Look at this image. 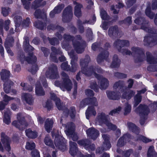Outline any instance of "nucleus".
Segmentation results:
<instances>
[{
    "instance_id": "37998d69",
    "label": "nucleus",
    "mask_w": 157,
    "mask_h": 157,
    "mask_svg": "<svg viewBox=\"0 0 157 157\" xmlns=\"http://www.w3.org/2000/svg\"><path fill=\"white\" fill-rule=\"evenodd\" d=\"M44 142L45 144L51 147L54 149L55 146L54 145L52 140L48 136H46L44 140Z\"/></svg>"
},
{
    "instance_id": "680f3d73",
    "label": "nucleus",
    "mask_w": 157,
    "mask_h": 157,
    "mask_svg": "<svg viewBox=\"0 0 157 157\" xmlns=\"http://www.w3.org/2000/svg\"><path fill=\"white\" fill-rule=\"evenodd\" d=\"M75 110L74 107H71L70 110H69L68 114L70 115V117L72 118H74L75 115Z\"/></svg>"
},
{
    "instance_id": "f704fd0d",
    "label": "nucleus",
    "mask_w": 157,
    "mask_h": 157,
    "mask_svg": "<svg viewBox=\"0 0 157 157\" xmlns=\"http://www.w3.org/2000/svg\"><path fill=\"white\" fill-rule=\"evenodd\" d=\"M43 0H35L32 3V7L34 9L36 8L46 4V2Z\"/></svg>"
},
{
    "instance_id": "79ce46f5",
    "label": "nucleus",
    "mask_w": 157,
    "mask_h": 157,
    "mask_svg": "<svg viewBox=\"0 0 157 157\" xmlns=\"http://www.w3.org/2000/svg\"><path fill=\"white\" fill-rule=\"evenodd\" d=\"M134 94L135 92L132 90H130L128 93L123 91L122 94V98L127 100H129L130 99Z\"/></svg>"
},
{
    "instance_id": "393cba45",
    "label": "nucleus",
    "mask_w": 157,
    "mask_h": 157,
    "mask_svg": "<svg viewBox=\"0 0 157 157\" xmlns=\"http://www.w3.org/2000/svg\"><path fill=\"white\" fill-rule=\"evenodd\" d=\"M76 146L77 144L75 143L70 141L69 153L72 156H75L76 154L78 151Z\"/></svg>"
},
{
    "instance_id": "4468645a",
    "label": "nucleus",
    "mask_w": 157,
    "mask_h": 157,
    "mask_svg": "<svg viewBox=\"0 0 157 157\" xmlns=\"http://www.w3.org/2000/svg\"><path fill=\"white\" fill-rule=\"evenodd\" d=\"M17 59L21 63H23L25 61H26L28 63L32 64L34 63L36 61V58L35 56L31 55L29 57L26 59L23 53L19 55L17 57Z\"/></svg>"
},
{
    "instance_id": "5fc2aeb1",
    "label": "nucleus",
    "mask_w": 157,
    "mask_h": 157,
    "mask_svg": "<svg viewBox=\"0 0 157 157\" xmlns=\"http://www.w3.org/2000/svg\"><path fill=\"white\" fill-rule=\"evenodd\" d=\"M10 9L8 7H4L2 8V13L3 16H7L10 12Z\"/></svg>"
},
{
    "instance_id": "a18cd8bd",
    "label": "nucleus",
    "mask_w": 157,
    "mask_h": 157,
    "mask_svg": "<svg viewBox=\"0 0 157 157\" xmlns=\"http://www.w3.org/2000/svg\"><path fill=\"white\" fill-rule=\"evenodd\" d=\"M35 17L36 18H40L42 17V15L44 18H46V14L45 12H42L40 9L36 10L34 14Z\"/></svg>"
},
{
    "instance_id": "58836bf2",
    "label": "nucleus",
    "mask_w": 157,
    "mask_h": 157,
    "mask_svg": "<svg viewBox=\"0 0 157 157\" xmlns=\"http://www.w3.org/2000/svg\"><path fill=\"white\" fill-rule=\"evenodd\" d=\"M82 7V5L80 4H77L75 7L74 14L77 17H79L81 15V9Z\"/></svg>"
},
{
    "instance_id": "bf43d9fd",
    "label": "nucleus",
    "mask_w": 157,
    "mask_h": 157,
    "mask_svg": "<svg viewBox=\"0 0 157 157\" xmlns=\"http://www.w3.org/2000/svg\"><path fill=\"white\" fill-rule=\"evenodd\" d=\"M121 109V107L119 106L117 109H115L111 111L109 113V115L112 116L114 115L115 114L119 113Z\"/></svg>"
},
{
    "instance_id": "052dcab7",
    "label": "nucleus",
    "mask_w": 157,
    "mask_h": 157,
    "mask_svg": "<svg viewBox=\"0 0 157 157\" xmlns=\"http://www.w3.org/2000/svg\"><path fill=\"white\" fill-rule=\"evenodd\" d=\"M61 69L63 70L68 71L70 70V66L68 65L67 62L63 63L61 65Z\"/></svg>"
},
{
    "instance_id": "0e129e2a",
    "label": "nucleus",
    "mask_w": 157,
    "mask_h": 157,
    "mask_svg": "<svg viewBox=\"0 0 157 157\" xmlns=\"http://www.w3.org/2000/svg\"><path fill=\"white\" fill-rule=\"evenodd\" d=\"M34 26L36 28L40 29L41 30L43 29L44 27V25L41 22H35L34 23Z\"/></svg>"
},
{
    "instance_id": "09e8293b",
    "label": "nucleus",
    "mask_w": 157,
    "mask_h": 157,
    "mask_svg": "<svg viewBox=\"0 0 157 157\" xmlns=\"http://www.w3.org/2000/svg\"><path fill=\"white\" fill-rule=\"evenodd\" d=\"M154 147L153 146H151L148 150L147 155L148 157H155L156 154L154 151Z\"/></svg>"
},
{
    "instance_id": "8fccbe9b",
    "label": "nucleus",
    "mask_w": 157,
    "mask_h": 157,
    "mask_svg": "<svg viewBox=\"0 0 157 157\" xmlns=\"http://www.w3.org/2000/svg\"><path fill=\"white\" fill-rule=\"evenodd\" d=\"M131 106L128 103H126L124 108V114L127 115L129 114L131 111Z\"/></svg>"
},
{
    "instance_id": "2eb2a0df",
    "label": "nucleus",
    "mask_w": 157,
    "mask_h": 157,
    "mask_svg": "<svg viewBox=\"0 0 157 157\" xmlns=\"http://www.w3.org/2000/svg\"><path fill=\"white\" fill-rule=\"evenodd\" d=\"M72 16V8L68 6L64 10L63 15V20L64 22L69 21Z\"/></svg>"
},
{
    "instance_id": "1a4fd4ad",
    "label": "nucleus",
    "mask_w": 157,
    "mask_h": 157,
    "mask_svg": "<svg viewBox=\"0 0 157 157\" xmlns=\"http://www.w3.org/2000/svg\"><path fill=\"white\" fill-rule=\"evenodd\" d=\"M54 143L56 146L64 151L66 148L65 139L61 136L59 135H55Z\"/></svg>"
},
{
    "instance_id": "69168bd1",
    "label": "nucleus",
    "mask_w": 157,
    "mask_h": 157,
    "mask_svg": "<svg viewBox=\"0 0 157 157\" xmlns=\"http://www.w3.org/2000/svg\"><path fill=\"white\" fill-rule=\"evenodd\" d=\"M38 70V67L36 65L34 64L32 67L29 70L32 74H35Z\"/></svg>"
},
{
    "instance_id": "a211bd4d",
    "label": "nucleus",
    "mask_w": 157,
    "mask_h": 157,
    "mask_svg": "<svg viewBox=\"0 0 157 157\" xmlns=\"http://www.w3.org/2000/svg\"><path fill=\"white\" fill-rule=\"evenodd\" d=\"M79 144L85 147V148L89 150H93L94 149V144H92L90 145V142L88 140H82L78 142Z\"/></svg>"
},
{
    "instance_id": "9b49d317",
    "label": "nucleus",
    "mask_w": 157,
    "mask_h": 157,
    "mask_svg": "<svg viewBox=\"0 0 157 157\" xmlns=\"http://www.w3.org/2000/svg\"><path fill=\"white\" fill-rule=\"evenodd\" d=\"M1 141L3 145L2 146L0 142V150L3 151V148H4L6 151H9L10 150V140L9 138L5 135V134L2 132L1 134Z\"/></svg>"
},
{
    "instance_id": "6e6552de",
    "label": "nucleus",
    "mask_w": 157,
    "mask_h": 157,
    "mask_svg": "<svg viewBox=\"0 0 157 157\" xmlns=\"http://www.w3.org/2000/svg\"><path fill=\"white\" fill-rule=\"evenodd\" d=\"M75 126L74 124L70 123L66 127L65 132L67 136L74 141H76L78 139L77 134L75 132Z\"/></svg>"
},
{
    "instance_id": "39448f33",
    "label": "nucleus",
    "mask_w": 157,
    "mask_h": 157,
    "mask_svg": "<svg viewBox=\"0 0 157 157\" xmlns=\"http://www.w3.org/2000/svg\"><path fill=\"white\" fill-rule=\"evenodd\" d=\"M109 116L106 115L104 113H98L96 119L97 123L100 125L105 124L109 130H115L116 129L115 125L110 123L108 121Z\"/></svg>"
},
{
    "instance_id": "412c9836",
    "label": "nucleus",
    "mask_w": 157,
    "mask_h": 157,
    "mask_svg": "<svg viewBox=\"0 0 157 157\" xmlns=\"http://www.w3.org/2000/svg\"><path fill=\"white\" fill-rule=\"evenodd\" d=\"M149 109L146 105H140L139 107L136 110V112L138 113L140 112V116H143V114L144 115H147L149 113Z\"/></svg>"
},
{
    "instance_id": "774afa93",
    "label": "nucleus",
    "mask_w": 157,
    "mask_h": 157,
    "mask_svg": "<svg viewBox=\"0 0 157 157\" xmlns=\"http://www.w3.org/2000/svg\"><path fill=\"white\" fill-rule=\"evenodd\" d=\"M48 40L52 45H55L59 44V41L56 38H54L50 39V38H48Z\"/></svg>"
},
{
    "instance_id": "aec40b11",
    "label": "nucleus",
    "mask_w": 157,
    "mask_h": 157,
    "mask_svg": "<svg viewBox=\"0 0 157 157\" xmlns=\"http://www.w3.org/2000/svg\"><path fill=\"white\" fill-rule=\"evenodd\" d=\"M89 104L95 106H97L98 105L97 99L95 97L86 99L81 102V105L83 104L84 106Z\"/></svg>"
},
{
    "instance_id": "c03bdc74",
    "label": "nucleus",
    "mask_w": 157,
    "mask_h": 157,
    "mask_svg": "<svg viewBox=\"0 0 157 157\" xmlns=\"http://www.w3.org/2000/svg\"><path fill=\"white\" fill-rule=\"evenodd\" d=\"M147 60V62L150 64H154L155 63H157L154 59L153 57L151 54L149 52L146 53Z\"/></svg>"
},
{
    "instance_id": "4d7b16f0",
    "label": "nucleus",
    "mask_w": 157,
    "mask_h": 157,
    "mask_svg": "<svg viewBox=\"0 0 157 157\" xmlns=\"http://www.w3.org/2000/svg\"><path fill=\"white\" fill-rule=\"evenodd\" d=\"M127 125L129 129L133 132H134L135 130L138 129L137 127L132 123L128 122L127 123Z\"/></svg>"
},
{
    "instance_id": "b1692460",
    "label": "nucleus",
    "mask_w": 157,
    "mask_h": 157,
    "mask_svg": "<svg viewBox=\"0 0 157 157\" xmlns=\"http://www.w3.org/2000/svg\"><path fill=\"white\" fill-rule=\"evenodd\" d=\"M51 98L55 102L56 106L59 110L63 109V104L60 102V100L57 98L56 96L53 93H51Z\"/></svg>"
},
{
    "instance_id": "ea45409f",
    "label": "nucleus",
    "mask_w": 157,
    "mask_h": 157,
    "mask_svg": "<svg viewBox=\"0 0 157 157\" xmlns=\"http://www.w3.org/2000/svg\"><path fill=\"white\" fill-rule=\"evenodd\" d=\"M51 49L52 53L50 55L51 57L54 62H57V60L56 59V57L54 56H53V54L55 55L57 54H61L62 52L59 49H56V48L54 47H52Z\"/></svg>"
},
{
    "instance_id": "de8ad7c7",
    "label": "nucleus",
    "mask_w": 157,
    "mask_h": 157,
    "mask_svg": "<svg viewBox=\"0 0 157 157\" xmlns=\"http://www.w3.org/2000/svg\"><path fill=\"white\" fill-rule=\"evenodd\" d=\"M35 147V143L32 142H27L26 145L25 146V148L26 149L32 150H34Z\"/></svg>"
},
{
    "instance_id": "ddd939ff",
    "label": "nucleus",
    "mask_w": 157,
    "mask_h": 157,
    "mask_svg": "<svg viewBox=\"0 0 157 157\" xmlns=\"http://www.w3.org/2000/svg\"><path fill=\"white\" fill-rule=\"evenodd\" d=\"M102 138L104 140L103 144V149L102 148H99L96 150V153H101L103 150H109L111 147V144L109 141V137L108 136L105 134L103 135Z\"/></svg>"
},
{
    "instance_id": "4c0bfd02",
    "label": "nucleus",
    "mask_w": 157,
    "mask_h": 157,
    "mask_svg": "<svg viewBox=\"0 0 157 157\" xmlns=\"http://www.w3.org/2000/svg\"><path fill=\"white\" fill-rule=\"evenodd\" d=\"M120 61L116 55H114L113 57V60L110 66L112 67H118L120 64Z\"/></svg>"
},
{
    "instance_id": "5701e85b",
    "label": "nucleus",
    "mask_w": 157,
    "mask_h": 157,
    "mask_svg": "<svg viewBox=\"0 0 157 157\" xmlns=\"http://www.w3.org/2000/svg\"><path fill=\"white\" fill-rule=\"evenodd\" d=\"M119 33L118 29L117 26L111 27L109 29L108 35L111 37H118Z\"/></svg>"
},
{
    "instance_id": "c85d7f7f",
    "label": "nucleus",
    "mask_w": 157,
    "mask_h": 157,
    "mask_svg": "<svg viewBox=\"0 0 157 157\" xmlns=\"http://www.w3.org/2000/svg\"><path fill=\"white\" fill-rule=\"evenodd\" d=\"M14 20L15 24V31L18 32L20 30L19 29H17V28L19 27L21 25L22 21V18L20 16L16 15L14 16Z\"/></svg>"
},
{
    "instance_id": "0eeeda50",
    "label": "nucleus",
    "mask_w": 157,
    "mask_h": 157,
    "mask_svg": "<svg viewBox=\"0 0 157 157\" xmlns=\"http://www.w3.org/2000/svg\"><path fill=\"white\" fill-rule=\"evenodd\" d=\"M17 120H14L12 122L13 125L20 130H23L28 125V124L25 121L24 117L21 113H18L17 115Z\"/></svg>"
},
{
    "instance_id": "cd10ccee",
    "label": "nucleus",
    "mask_w": 157,
    "mask_h": 157,
    "mask_svg": "<svg viewBox=\"0 0 157 157\" xmlns=\"http://www.w3.org/2000/svg\"><path fill=\"white\" fill-rule=\"evenodd\" d=\"M11 114V112L9 109H7L5 112L3 121L6 124H9L10 123Z\"/></svg>"
},
{
    "instance_id": "20e7f679",
    "label": "nucleus",
    "mask_w": 157,
    "mask_h": 157,
    "mask_svg": "<svg viewBox=\"0 0 157 157\" xmlns=\"http://www.w3.org/2000/svg\"><path fill=\"white\" fill-rule=\"evenodd\" d=\"M63 82H61L56 80L55 82V85L59 87L61 89L64 91L66 89L67 91H70L72 88V84L69 78L68 75L65 73H62Z\"/></svg>"
},
{
    "instance_id": "f03ea898",
    "label": "nucleus",
    "mask_w": 157,
    "mask_h": 157,
    "mask_svg": "<svg viewBox=\"0 0 157 157\" xmlns=\"http://www.w3.org/2000/svg\"><path fill=\"white\" fill-rule=\"evenodd\" d=\"M90 61V58L88 56H86L84 60H81L80 65L82 66V72L85 75L88 76L94 75L99 80L98 83L100 88L101 89H106L109 84L108 79L96 73V72L99 73H102V70L100 68H94L93 66L87 67V64Z\"/></svg>"
},
{
    "instance_id": "a19ab883",
    "label": "nucleus",
    "mask_w": 157,
    "mask_h": 157,
    "mask_svg": "<svg viewBox=\"0 0 157 157\" xmlns=\"http://www.w3.org/2000/svg\"><path fill=\"white\" fill-rule=\"evenodd\" d=\"M25 132L26 135L29 138H33L37 136V132L35 131H32L30 129L26 130Z\"/></svg>"
},
{
    "instance_id": "e2e57ef3",
    "label": "nucleus",
    "mask_w": 157,
    "mask_h": 157,
    "mask_svg": "<svg viewBox=\"0 0 157 157\" xmlns=\"http://www.w3.org/2000/svg\"><path fill=\"white\" fill-rule=\"evenodd\" d=\"M25 40L24 42V46L26 48H33L32 47L29 46V40L28 37H25L24 38Z\"/></svg>"
},
{
    "instance_id": "2f4dec72",
    "label": "nucleus",
    "mask_w": 157,
    "mask_h": 157,
    "mask_svg": "<svg viewBox=\"0 0 157 157\" xmlns=\"http://www.w3.org/2000/svg\"><path fill=\"white\" fill-rule=\"evenodd\" d=\"M13 84V82L10 79H7L4 84V89L6 93L8 94L10 90V86Z\"/></svg>"
},
{
    "instance_id": "e433bc0d",
    "label": "nucleus",
    "mask_w": 157,
    "mask_h": 157,
    "mask_svg": "<svg viewBox=\"0 0 157 157\" xmlns=\"http://www.w3.org/2000/svg\"><path fill=\"white\" fill-rule=\"evenodd\" d=\"M129 43L128 40H117L114 44L115 46H119L122 47L124 46H127L129 45Z\"/></svg>"
},
{
    "instance_id": "49530a36",
    "label": "nucleus",
    "mask_w": 157,
    "mask_h": 157,
    "mask_svg": "<svg viewBox=\"0 0 157 157\" xmlns=\"http://www.w3.org/2000/svg\"><path fill=\"white\" fill-rule=\"evenodd\" d=\"M124 85V84L123 82L119 81L114 84L113 86V88L118 90L123 88Z\"/></svg>"
},
{
    "instance_id": "603ef678",
    "label": "nucleus",
    "mask_w": 157,
    "mask_h": 157,
    "mask_svg": "<svg viewBox=\"0 0 157 157\" xmlns=\"http://www.w3.org/2000/svg\"><path fill=\"white\" fill-rule=\"evenodd\" d=\"M101 18L103 20H108L109 19V16L107 15L106 11L103 9H101L100 12Z\"/></svg>"
},
{
    "instance_id": "72a5a7b5",
    "label": "nucleus",
    "mask_w": 157,
    "mask_h": 157,
    "mask_svg": "<svg viewBox=\"0 0 157 157\" xmlns=\"http://www.w3.org/2000/svg\"><path fill=\"white\" fill-rule=\"evenodd\" d=\"M109 54L107 51H105L100 54L97 58V61L98 63L101 62L104 59H106L108 56Z\"/></svg>"
},
{
    "instance_id": "c756f323",
    "label": "nucleus",
    "mask_w": 157,
    "mask_h": 157,
    "mask_svg": "<svg viewBox=\"0 0 157 157\" xmlns=\"http://www.w3.org/2000/svg\"><path fill=\"white\" fill-rule=\"evenodd\" d=\"M96 114V111L94 107H89L86 112V118L88 119L91 115L95 116Z\"/></svg>"
},
{
    "instance_id": "f8f14e48",
    "label": "nucleus",
    "mask_w": 157,
    "mask_h": 157,
    "mask_svg": "<svg viewBox=\"0 0 157 157\" xmlns=\"http://www.w3.org/2000/svg\"><path fill=\"white\" fill-rule=\"evenodd\" d=\"M45 75L47 78L57 79L59 77L56 67L54 65L51 66L47 71Z\"/></svg>"
},
{
    "instance_id": "bb28decb",
    "label": "nucleus",
    "mask_w": 157,
    "mask_h": 157,
    "mask_svg": "<svg viewBox=\"0 0 157 157\" xmlns=\"http://www.w3.org/2000/svg\"><path fill=\"white\" fill-rule=\"evenodd\" d=\"M53 124V121L52 119H47L45 123V128L46 131L49 132L52 130Z\"/></svg>"
},
{
    "instance_id": "3c124183",
    "label": "nucleus",
    "mask_w": 157,
    "mask_h": 157,
    "mask_svg": "<svg viewBox=\"0 0 157 157\" xmlns=\"http://www.w3.org/2000/svg\"><path fill=\"white\" fill-rule=\"evenodd\" d=\"M146 15L149 17L150 19L153 18L154 14L151 12V9L150 7H147L145 11Z\"/></svg>"
},
{
    "instance_id": "13d9d810",
    "label": "nucleus",
    "mask_w": 157,
    "mask_h": 157,
    "mask_svg": "<svg viewBox=\"0 0 157 157\" xmlns=\"http://www.w3.org/2000/svg\"><path fill=\"white\" fill-rule=\"evenodd\" d=\"M138 137V138L137 139V140L142 141L144 143H148L151 141V140L143 136L139 135Z\"/></svg>"
},
{
    "instance_id": "f3484780",
    "label": "nucleus",
    "mask_w": 157,
    "mask_h": 157,
    "mask_svg": "<svg viewBox=\"0 0 157 157\" xmlns=\"http://www.w3.org/2000/svg\"><path fill=\"white\" fill-rule=\"evenodd\" d=\"M13 42V38H9V37H7L5 43V48H6L8 53L11 56H13V54L10 48L12 46Z\"/></svg>"
},
{
    "instance_id": "473e14b6",
    "label": "nucleus",
    "mask_w": 157,
    "mask_h": 157,
    "mask_svg": "<svg viewBox=\"0 0 157 157\" xmlns=\"http://www.w3.org/2000/svg\"><path fill=\"white\" fill-rule=\"evenodd\" d=\"M10 72L5 69L2 70L0 73L1 78L4 81L6 82L7 79H9L7 78L10 75Z\"/></svg>"
},
{
    "instance_id": "dca6fc26",
    "label": "nucleus",
    "mask_w": 157,
    "mask_h": 157,
    "mask_svg": "<svg viewBox=\"0 0 157 157\" xmlns=\"http://www.w3.org/2000/svg\"><path fill=\"white\" fill-rule=\"evenodd\" d=\"M87 136L93 140H95L99 135V132L94 128H89L86 131Z\"/></svg>"
},
{
    "instance_id": "c9c22d12",
    "label": "nucleus",
    "mask_w": 157,
    "mask_h": 157,
    "mask_svg": "<svg viewBox=\"0 0 157 157\" xmlns=\"http://www.w3.org/2000/svg\"><path fill=\"white\" fill-rule=\"evenodd\" d=\"M106 93L108 98L109 99L117 100L119 98V94H116L115 92L107 91Z\"/></svg>"
},
{
    "instance_id": "a878e982",
    "label": "nucleus",
    "mask_w": 157,
    "mask_h": 157,
    "mask_svg": "<svg viewBox=\"0 0 157 157\" xmlns=\"http://www.w3.org/2000/svg\"><path fill=\"white\" fill-rule=\"evenodd\" d=\"M146 90L145 89H143L140 91H138L137 94L135 96L134 98V106H136L141 101V97L140 95V94L144 93Z\"/></svg>"
},
{
    "instance_id": "864d4df0",
    "label": "nucleus",
    "mask_w": 157,
    "mask_h": 157,
    "mask_svg": "<svg viewBox=\"0 0 157 157\" xmlns=\"http://www.w3.org/2000/svg\"><path fill=\"white\" fill-rule=\"evenodd\" d=\"M21 85L23 87V89L25 91L28 90L29 91H31L33 90V88L31 86L26 85V84L25 83L22 82Z\"/></svg>"
},
{
    "instance_id": "423d86ee",
    "label": "nucleus",
    "mask_w": 157,
    "mask_h": 157,
    "mask_svg": "<svg viewBox=\"0 0 157 157\" xmlns=\"http://www.w3.org/2000/svg\"><path fill=\"white\" fill-rule=\"evenodd\" d=\"M132 52L131 54L137 58L136 59V61L141 62L145 58L144 53L143 50L138 48L133 47L132 48ZM121 52L124 54L127 55H130L131 54V52L127 49L121 50Z\"/></svg>"
},
{
    "instance_id": "4be33fe9",
    "label": "nucleus",
    "mask_w": 157,
    "mask_h": 157,
    "mask_svg": "<svg viewBox=\"0 0 157 157\" xmlns=\"http://www.w3.org/2000/svg\"><path fill=\"white\" fill-rule=\"evenodd\" d=\"M130 138V136L129 134L124 135L123 137L120 138L117 144V146L119 147L123 146L125 143L129 142Z\"/></svg>"
},
{
    "instance_id": "338daca9",
    "label": "nucleus",
    "mask_w": 157,
    "mask_h": 157,
    "mask_svg": "<svg viewBox=\"0 0 157 157\" xmlns=\"http://www.w3.org/2000/svg\"><path fill=\"white\" fill-rule=\"evenodd\" d=\"M32 157H40L39 152L35 149L33 150L31 153Z\"/></svg>"
},
{
    "instance_id": "9d476101",
    "label": "nucleus",
    "mask_w": 157,
    "mask_h": 157,
    "mask_svg": "<svg viewBox=\"0 0 157 157\" xmlns=\"http://www.w3.org/2000/svg\"><path fill=\"white\" fill-rule=\"evenodd\" d=\"M40 82L42 83L44 87H47V86L45 78L43 76L40 77L39 81L37 82L36 85L35 92L36 94L38 96L43 95L44 94V92L40 84Z\"/></svg>"
},
{
    "instance_id": "f257e3e1",
    "label": "nucleus",
    "mask_w": 157,
    "mask_h": 157,
    "mask_svg": "<svg viewBox=\"0 0 157 157\" xmlns=\"http://www.w3.org/2000/svg\"><path fill=\"white\" fill-rule=\"evenodd\" d=\"M64 42H66L67 41H68L71 39H72L73 46L74 48L78 53H82L84 51V44L80 43L81 38L80 36H77L74 39H72V37L69 35H65L64 36ZM64 42L62 44V48H65L66 50L68 51V54L71 58V68L70 70L72 72H75L77 69L78 65L77 63L78 57L77 56L74 54L73 52H69V48H70L69 45L67 44H64Z\"/></svg>"
},
{
    "instance_id": "7c9ffc66",
    "label": "nucleus",
    "mask_w": 157,
    "mask_h": 157,
    "mask_svg": "<svg viewBox=\"0 0 157 157\" xmlns=\"http://www.w3.org/2000/svg\"><path fill=\"white\" fill-rule=\"evenodd\" d=\"M96 19V18L95 16H93V17L92 20L90 21H88V22L85 21L84 22L82 23V21H78V26H79V29H80V32L81 33H83V32L84 30L83 27V26H81V25L85 23H89L90 24H93L95 22Z\"/></svg>"
},
{
    "instance_id": "6e6d98bb",
    "label": "nucleus",
    "mask_w": 157,
    "mask_h": 157,
    "mask_svg": "<svg viewBox=\"0 0 157 157\" xmlns=\"http://www.w3.org/2000/svg\"><path fill=\"white\" fill-rule=\"evenodd\" d=\"M64 6L63 4L59 5L55 8L54 11H55L56 13H59L64 8Z\"/></svg>"
},
{
    "instance_id": "7ed1b4c3",
    "label": "nucleus",
    "mask_w": 157,
    "mask_h": 157,
    "mask_svg": "<svg viewBox=\"0 0 157 157\" xmlns=\"http://www.w3.org/2000/svg\"><path fill=\"white\" fill-rule=\"evenodd\" d=\"M141 13L139 12L136 15L137 18L134 21L135 22L138 24L141 25V29L150 33V36H145L144 40V44L151 46L157 44V30L154 29H149L147 27V24L144 19L142 17H139Z\"/></svg>"
},
{
    "instance_id": "6ab92c4d",
    "label": "nucleus",
    "mask_w": 157,
    "mask_h": 157,
    "mask_svg": "<svg viewBox=\"0 0 157 157\" xmlns=\"http://www.w3.org/2000/svg\"><path fill=\"white\" fill-rule=\"evenodd\" d=\"M22 99L30 105L33 104L34 99L32 96L29 94L23 93L22 94Z\"/></svg>"
}]
</instances>
